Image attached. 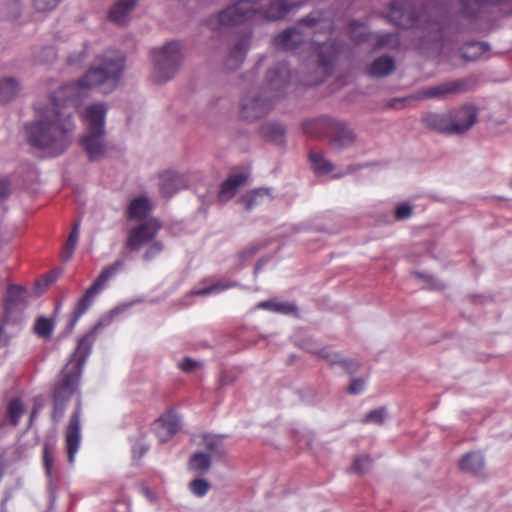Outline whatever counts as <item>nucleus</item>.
Listing matches in <instances>:
<instances>
[{
	"label": "nucleus",
	"mask_w": 512,
	"mask_h": 512,
	"mask_svg": "<svg viewBox=\"0 0 512 512\" xmlns=\"http://www.w3.org/2000/svg\"><path fill=\"white\" fill-rule=\"evenodd\" d=\"M489 49L490 46L487 42H468L461 47V55L466 60L474 61L482 57Z\"/></svg>",
	"instance_id": "31"
},
{
	"label": "nucleus",
	"mask_w": 512,
	"mask_h": 512,
	"mask_svg": "<svg viewBox=\"0 0 512 512\" xmlns=\"http://www.w3.org/2000/svg\"><path fill=\"white\" fill-rule=\"evenodd\" d=\"M388 418V411L386 407H379L366 414L363 419L364 423L382 425Z\"/></svg>",
	"instance_id": "40"
},
{
	"label": "nucleus",
	"mask_w": 512,
	"mask_h": 512,
	"mask_svg": "<svg viewBox=\"0 0 512 512\" xmlns=\"http://www.w3.org/2000/svg\"><path fill=\"white\" fill-rule=\"evenodd\" d=\"M186 186L185 176L178 172L166 171L159 176V190L164 197H171Z\"/></svg>",
	"instance_id": "21"
},
{
	"label": "nucleus",
	"mask_w": 512,
	"mask_h": 512,
	"mask_svg": "<svg viewBox=\"0 0 512 512\" xmlns=\"http://www.w3.org/2000/svg\"><path fill=\"white\" fill-rule=\"evenodd\" d=\"M79 234H80V222H75L72 228V231L69 234V237L64 245L63 249V260L69 261L74 253V250L76 248V245L79 240Z\"/></svg>",
	"instance_id": "36"
},
{
	"label": "nucleus",
	"mask_w": 512,
	"mask_h": 512,
	"mask_svg": "<svg viewBox=\"0 0 512 512\" xmlns=\"http://www.w3.org/2000/svg\"><path fill=\"white\" fill-rule=\"evenodd\" d=\"M276 96H267L260 90H250L241 100V116L247 121H256L266 116L273 108Z\"/></svg>",
	"instance_id": "10"
},
{
	"label": "nucleus",
	"mask_w": 512,
	"mask_h": 512,
	"mask_svg": "<svg viewBox=\"0 0 512 512\" xmlns=\"http://www.w3.org/2000/svg\"><path fill=\"white\" fill-rule=\"evenodd\" d=\"M319 355L327 359L331 364H340L348 373H355L359 368V363L352 359L342 358L339 354L322 349Z\"/></svg>",
	"instance_id": "34"
},
{
	"label": "nucleus",
	"mask_w": 512,
	"mask_h": 512,
	"mask_svg": "<svg viewBox=\"0 0 512 512\" xmlns=\"http://www.w3.org/2000/svg\"><path fill=\"white\" fill-rule=\"evenodd\" d=\"M53 451H54V446L52 444H49V443L44 444V446H43V462H44L45 472L48 476H50L51 472H52Z\"/></svg>",
	"instance_id": "44"
},
{
	"label": "nucleus",
	"mask_w": 512,
	"mask_h": 512,
	"mask_svg": "<svg viewBox=\"0 0 512 512\" xmlns=\"http://www.w3.org/2000/svg\"><path fill=\"white\" fill-rule=\"evenodd\" d=\"M423 124L436 132L452 135L450 111L428 112L422 117Z\"/></svg>",
	"instance_id": "23"
},
{
	"label": "nucleus",
	"mask_w": 512,
	"mask_h": 512,
	"mask_svg": "<svg viewBox=\"0 0 512 512\" xmlns=\"http://www.w3.org/2000/svg\"><path fill=\"white\" fill-rule=\"evenodd\" d=\"M223 195H224V181H221L218 185L217 192L209 190L207 192V194H199V198L203 201V203L211 202L216 197H217L218 201L221 202Z\"/></svg>",
	"instance_id": "46"
},
{
	"label": "nucleus",
	"mask_w": 512,
	"mask_h": 512,
	"mask_svg": "<svg viewBox=\"0 0 512 512\" xmlns=\"http://www.w3.org/2000/svg\"><path fill=\"white\" fill-rule=\"evenodd\" d=\"M27 305V290L22 286L9 285L4 302L3 323L20 325Z\"/></svg>",
	"instance_id": "11"
},
{
	"label": "nucleus",
	"mask_w": 512,
	"mask_h": 512,
	"mask_svg": "<svg viewBox=\"0 0 512 512\" xmlns=\"http://www.w3.org/2000/svg\"><path fill=\"white\" fill-rule=\"evenodd\" d=\"M260 135L271 142L282 145L285 143V127L277 121L267 122L261 125Z\"/></svg>",
	"instance_id": "28"
},
{
	"label": "nucleus",
	"mask_w": 512,
	"mask_h": 512,
	"mask_svg": "<svg viewBox=\"0 0 512 512\" xmlns=\"http://www.w3.org/2000/svg\"><path fill=\"white\" fill-rule=\"evenodd\" d=\"M124 70V54L109 50L94 60L82 78L61 85L51 95V106L39 119L26 124L29 144L51 156L63 154L72 143L76 127L73 110L88 96V89L111 93L118 86Z\"/></svg>",
	"instance_id": "1"
},
{
	"label": "nucleus",
	"mask_w": 512,
	"mask_h": 512,
	"mask_svg": "<svg viewBox=\"0 0 512 512\" xmlns=\"http://www.w3.org/2000/svg\"><path fill=\"white\" fill-rule=\"evenodd\" d=\"M207 24L213 31L207 43V47L212 55L221 57L224 43V9L218 11L217 16L209 19Z\"/></svg>",
	"instance_id": "20"
},
{
	"label": "nucleus",
	"mask_w": 512,
	"mask_h": 512,
	"mask_svg": "<svg viewBox=\"0 0 512 512\" xmlns=\"http://www.w3.org/2000/svg\"><path fill=\"white\" fill-rule=\"evenodd\" d=\"M20 90L21 86L16 78L5 77L0 79V101L9 102L13 100Z\"/></svg>",
	"instance_id": "32"
},
{
	"label": "nucleus",
	"mask_w": 512,
	"mask_h": 512,
	"mask_svg": "<svg viewBox=\"0 0 512 512\" xmlns=\"http://www.w3.org/2000/svg\"><path fill=\"white\" fill-rule=\"evenodd\" d=\"M449 111L451 115L452 135H458L466 132L477 122V108L472 104H465L457 109Z\"/></svg>",
	"instance_id": "16"
},
{
	"label": "nucleus",
	"mask_w": 512,
	"mask_h": 512,
	"mask_svg": "<svg viewBox=\"0 0 512 512\" xmlns=\"http://www.w3.org/2000/svg\"><path fill=\"white\" fill-rule=\"evenodd\" d=\"M24 413V406L19 398L12 399L7 407V417L11 425L17 426Z\"/></svg>",
	"instance_id": "37"
},
{
	"label": "nucleus",
	"mask_w": 512,
	"mask_h": 512,
	"mask_svg": "<svg viewBox=\"0 0 512 512\" xmlns=\"http://www.w3.org/2000/svg\"><path fill=\"white\" fill-rule=\"evenodd\" d=\"M11 193L10 182L7 179H0V202L5 201Z\"/></svg>",
	"instance_id": "55"
},
{
	"label": "nucleus",
	"mask_w": 512,
	"mask_h": 512,
	"mask_svg": "<svg viewBox=\"0 0 512 512\" xmlns=\"http://www.w3.org/2000/svg\"><path fill=\"white\" fill-rule=\"evenodd\" d=\"M124 266V260L118 259L109 266L105 267L98 277L94 280L92 285L86 290L84 295L80 298L73 311V316L67 325V333H71L77 324L78 320L83 314L86 313L88 308L92 305L94 297L103 289L105 283L116 275V273Z\"/></svg>",
	"instance_id": "8"
},
{
	"label": "nucleus",
	"mask_w": 512,
	"mask_h": 512,
	"mask_svg": "<svg viewBox=\"0 0 512 512\" xmlns=\"http://www.w3.org/2000/svg\"><path fill=\"white\" fill-rule=\"evenodd\" d=\"M38 414V408L37 407H34L32 412H31V415H30V422H32L35 418V416Z\"/></svg>",
	"instance_id": "62"
},
{
	"label": "nucleus",
	"mask_w": 512,
	"mask_h": 512,
	"mask_svg": "<svg viewBox=\"0 0 512 512\" xmlns=\"http://www.w3.org/2000/svg\"><path fill=\"white\" fill-rule=\"evenodd\" d=\"M266 83L270 90L282 92L290 82V69L284 60L276 62L266 73Z\"/></svg>",
	"instance_id": "17"
},
{
	"label": "nucleus",
	"mask_w": 512,
	"mask_h": 512,
	"mask_svg": "<svg viewBox=\"0 0 512 512\" xmlns=\"http://www.w3.org/2000/svg\"><path fill=\"white\" fill-rule=\"evenodd\" d=\"M149 449V446L146 445L144 442L139 440L133 447H132V453L134 456L138 455V457H142Z\"/></svg>",
	"instance_id": "56"
},
{
	"label": "nucleus",
	"mask_w": 512,
	"mask_h": 512,
	"mask_svg": "<svg viewBox=\"0 0 512 512\" xmlns=\"http://www.w3.org/2000/svg\"><path fill=\"white\" fill-rule=\"evenodd\" d=\"M224 290V283L221 280L216 282H210L209 280H204L198 287H195L191 290L185 297H183V305L189 306L191 304L190 299L194 296H211L215 294H220Z\"/></svg>",
	"instance_id": "24"
},
{
	"label": "nucleus",
	"mask_w": 512,
	"mask_h": 512,
	"mask_svg": "<svg viewBox=\"0 0 512 512\" xmlns=\"http://www.w3.org/2000/svg\"><path fill=\"white\" fill-rule=\"evenodd\" d=\"M151 209L149 199L146 196H138L133 199L127 208V217L132 220H144Z\"/></svg>",
	"instance_id": "29"
},
{
	"label": "nucleus",
	"mask_w": 512,
	"mask_h": 512,
	"mask_svg": "<svg viewBox=\"0 0 512 512\" xmlns=\"http://www.w3.org/2000/svg\"><path fill=\"white\" fill-rule=\"evenodd\" d=\"M202 366V363L199 361H196L190 357H185L181 362H179L178 367L180 370H182L185 373H192L197 368H200Z\"/></svg>",
	"instance_id": "48"
},
{
	"label": "nucleus",
	"mask_w": 512,
	"mask_h": 512,
	"mask_svg": "<svg viewBox=\"0 0 512 512\" xmlns=\"http://www.w3.org/2000/svg\"><path fill=\"white\" fill-rule=\"evenodd\" d=\"M329 136V144L333 152L341 153L352 148L356 142L357 135L354 130L344 121L336 119L332 124Z\"/></svg>",
	"instance_id": "14"
},
{
	"label": "nucleus",
	"mask_w": 512,
	"mask_h": 512,
	"mask_svg": "<svg viewBox=\"0 0 512 512\" xmlns=\"http://www.w3.org/2000/svg\"><path fill=\"white\" fill-rule=\"evenodd\" d=\"M400 45L398 34L396 33H383L378 36L376 43L377 48H391L396 49Z\"/></svg>",
	"instance_id": "41"
},
{
	"label": "nucleus",
	"mask_w": 512,
	"mask_h": 512,
	"mask_svg": "<svg viewBox=\"0 0 512 512\" xmlns=\"http://www.w3.org/2000/svg\"><path fill=\"white\" fill-rule=\"evenodd\" d=\"M163 251V244L160 241L152 242L143 255L145 261H151Z\"/></svg>",
	"instance_id": "47"
},
{
	"label": "nucleus",
	"mask_w": 512,
	"mask_h": 512,
	"mask_svg": "<svg viewBox=\"0 0 512 512\" xmlns=\"http://www.w3.org/2000/svg\"><path fill=\"white\" fill-rule=\"evenodd\" d=\"M297 307L292 303L276 302L275 313L288 315L296 311Z\"/></svg>",
	"instance_id": "53"
},
{
	"label": "nucleus",
	"mask_w": 512,
	"mask_h": 512,
	"mask_svg": "<svg viewBox=\"0 0 512 512\" xmlns=\"http://www.w3.org/2000/svg\"><path fill=\"white\" fill-rule=\"evenodd\" d=\"M395 70L393 57L385 55L376 58L367 68L370 76L381 78L390 75Z\"/></svg>",
	"instance_id": "26"
},
{
	"label": "nucleus",
	"mask_w": 512,
	"mask_h": 512,
	"mask_svg": "<svg viewBox=\"0 0 512 512\" xmlns=\"http://www.w3.org/2000/svg\"><path fill=\"white\" fill-rule=\"evenodd\" d=\"M389 22L401 28L419 31L422 49H440L450 34L456 30L454 19L441 5H427L417 11L409 0H393L387 14Z\"/></svg>",
	"instance_id": "5"
},
{
	"label": "nucleus",
	"mask_w": 512,
	"mask_h": 512,
	"mask_svg": "<svg viewBox=\"0 0 512 512\" xmlns=\"http://www.w3.org/2000/svg\"><path fill=\"white\" fill-rule=\"evenodd\" d=\"M258 250V247L256 245H251L242 251H240L237 255L233 257L235 262H243L251 257H253Z\"/></svg>",
	"instance_id": "51"
},
{
	"label": "nucleus",
	"mask_w": 512,
	"mask_h": 512,
	"mask_svg": "<svg viewBox=\"0 0 512 512\" xmlns=\"http://www.w3.org/2000/svg\"><path fill=\"white\" fill-rule=\"evenodd\" d=\"M353 38L356 40V42H362L365 39V33L361 32L359 37L353 35Z\"/></svg>",
	"instance_id": "63"
},
{
	"label": "nucleus",
	"mask_w": 512,
	"mask_h": 512,
	"mask_svg": "<svg viewBox=\"0 0 512 512\" xmlns=\"http://www.w3.org/2000/svg\"><path fill=\"white\" fill-rule=\"evenodd\" d=\"M247 177V173L238 172L226 178V200L234 196L236 189L245 183Z\"/></svg>",
	"instance_id": "39"
},
{
	"label": "nucleus",
	"mask_w": 512,
	"mask_h": 512,
	"mask_svg": "<svg viewBox=\"0 0 512 512\" xmlns=\"http://www.w3.org/2000/svg\"><path fill=\"white\" fill-rule=\"evenodd\" d=\"M224 111L223 94L219 92L213 95L207 102L204 117L209 124L221 121Z\"/></svg>",
	"instance_id": "27"
},
{
	"label": "nucleus",
	"mask_w": 512,
	"mask_h": 512,
	"mask_svg": "<svg viewBox=\"0 0 512 512\" xmlns=\"http://www.w3.org/2000/svg\"><path fill=\"white\" fill-rule=\"evenodd\" d=\"M484 465L485 460L481 452H469L459 461L461 470L473 474L479 473L484 468Z\"/></svg>",
	"instance_id": "30"
},
{
	"label": "nucleus",
	"mask_w": 512,
	"mask_h": 512,
	"mask_svg": "<svg viewBox=\"0 0 512 512\" xmlns=\"http://www.w3.org/2000/svg\"><path fill=\"white\" fill-rule=\"evenodd\" d=\"M106 107L103 103L88 106L84 114L86 131L80 138V145L90 162L102 160L108 152L105 138Z\"/></svg>",
	"instance_id": "6"
},
{
	"label": "nucleus",
	"mask_w": 512,
	"mask_h": 512,
	"mask_svg": "<svg viewBox=\"0 0 512 512\" xmlns=\"http://www.w3.org/2000/svg\"><path fill=\"white\" fill-rule=\"evenodd\" d=\"M413 208L408 203H400L395 209V218L397 220H406L412 216Z\"/></svg>",
	"instance_id": "49"
},
{
	"label": "nucleus",
	"mask_w": 512,
	"mask_h": 512,
	"mask_svg": "<svg viewBox=\"0 0 512 512\" xmlns=\"http://www.w3.org/2000/svg\"><path fill=\"white\" fill-rule=\"evenodd\" d=\"M59 276V272L57 271H51L50 273H48L43 280H40L37 282V286L38 287H41L43 286V288L41 289V291L38 293H42L49 285H51L52 283H54L57 278Z\"/></svg>",
	"instance_id": "52"
},
{
	"label": "nucleus",
	"mask_w": 512,
	"mask_h": 512,
	"mask_svg": "<svg viewBox=\"0 0 512 512\" xmlns=\"http://www.w3.org/2000/svg\"><path fill=\"white\" fill-rule=\"evenodd\" d=\"M85 57H86V51H85V50H82V51L79 53V55H77V56H75V55H70V56L68 57V60H67V61H68V63H69L70 65H79V64H81V63L84 61Z\"/></svg>",
	"instance_id": "57"
},
{
	"label": "nucleus",
	"mask_w": 512,
	"mask_h": 512,
	"mask_svg": "<svg viewBox=\"0 0 512 512\" xmlns=\"http://www.w3.org/2000/svg\"><path fill=\"white\" fill-rule=\"evenodd\" d=\"M54 330V322L52 319H49L44 316H40L37 318L34 325V333L41 338L48 339L52 335Z\"/></svg>",
	"instance_id": "38"
},
{
	"label": "nucleus",
	"mask_w": 512,
	"mask_h": 512,
	"mask_svg": "<svg viewBox=\"0 0 512 512\" xmlns=\"http://www.w3.org/2000/svg\"><path fill=\"white\" fill-rule=\"evenodd\" d=\"M34 407H37L38 412H39L43 408V403L41 401H38V399H36Z\"/></svg>",
	"instance_id": "64"
},
{
	"label": "nucleus",
	"mask_w": 512,
	"mask_h": 512,
	"mask_svg": "<svg viewBox=\"0 0 512 512\" xmlns=\"http://www.w3.org/2000/svg\"><path fill=\"white\" fill-rule=\"evenodd\" d=\"M476 77L467 76L422 88L417 92L418 99L446 100L473 90L476 86Z\"/></svg>",
	"instance_id": "9"
},
{
	"label": "nucleus",
	"mask_w": 512,
	"mask_h": 512,
	"mask_svg": "<svg viewBox=\"0 0 512 512\" xmlns=\"http://www.w3.org/2000/svg\"><path fill=\"white\" fill-rule=\"evenodd\" d=\"M81 402L77 401V405L72 412L69 423L65 429V443L68 454V461L73 464L75 461L76 454L81 444Z\"/></svg>",
	"instance_id": "12"
},
{
	"label": "nucleus",
	"mask_w": 512,
	"mask_h": 512,
	"mask_svg": "<svg viewBox=\"0 0 512 512\" xmlns=\"http://www.w3.org/2000/svg\"><path fill=\"white\" fill-rule=\"evenodd\" d=\"M335 121V118L329 116L308 119L302 123V130L304 134L309 137L319 138L325 135L330 136L332 124H334Z\"/></svg>",
	"instance_id": "22"
},
{
	"label": "nucleus",
	"mask_w": 512,
	"mask_h": 512,
	"mask_svg": "<svg viewBox=\"0 0 512 512\" xmlns=\"http://www.w3.org/2000/svg\"><path fill=\"white\" fill-rule=\"evenodd\" d=\"M332 22L324 17L320 11H313L300 19L293 27H289L274 37V45L283 51H296L299 48L309 47L317 52V71L319 77L315 82H320L333 72L336 60L343 50V43L336 39H329L324 43H318L312 39L317 33H329Z\"/></svg>",
	"instance_id": "4"
},
{
	"label": "nucleus",
	"mask_w": 512,
	"mask_h": 512,
	"mask_svg": "<svg viewBox=\"0 0 512 512\" xmlns=\"http://www.w3.org/2000/svg\"><path fill=\"white\" fill-rule=\"evenodd\" d=\"M139 0H119L109 11L110 21L124 25L128 20L129 13L134 9Z\"/></svg>",
	"instance_id": "25"
},
{
	"label": "nucleus",
	"mask_w": 512,
	"mask_h": 512,
	"mask_svg": "<svg viewBox=\"0 0 512 512\" xmlns=\"http://www.w3.org/2000/svg\"><path fill=\"white\" fill-rule=\"evenodd\" d=\"M33 6L38 12H49L55 9L61 0H32Z\"/></svg>",
	"instance_id": "45"
},
{
	"label": "nucleus",
	"mask_w": 512,
	"mask_h": 512,
	"mask_svg": "<svg viewBox=\"0 0 512 512\" xmlns=\"http://www.w3.org/2000/svg\"><path fill=\"white\" fill-rule=\"evenodd\" d=\"M464 17L476 18L485 6H497L503 11L512 10V0H458Z\"/></svg>",
	"instance_id": "18"
},
{
	"label": "nucleus",
	"mask_w": 512,
	"mask_h": 512,
	"mask_svg": "<svg viewBox=\"0 0 512 512\" xmlns=\"http://www.w3.org/2000/svg\"><path fill=\"white\" fill-rule=\"evenodd\" d=\"M9 323H3V318L0 323V348L6 346L9 343V336L5 333L4 327Z\"/></svg>",
	"instance_id": "58"
},
{
	"label": "nucleus",
	"mask_w": 512,
	"mask_h": 512,
	"mask_svg": "<svg viewBox=\"0 0 512 512\" xmlns=\"http://www.w3.org/2000/svg\"><path fill=\"white\" fill-rule=\"evenodd\" d=\"M306 0H239L226 7V70L238 69L246 58L251 31L232 32L228 26L245 22L254 17L279 20L296 12Z\"/></svg>",
	"instance_id": "2"
},
{
	"label": "nucleus",
	"mask_w": 512,
	"mask_h": 512,
	"mask_svg": "<svg viewBox=\"0 0 512 512\" xmlns=\"http://www.w3.org/2000/svg\"><path fill=\"white\" fill-rule=\"evenodd\" d=\"M142 302L143 299L136 298L128 302L120 303L108 313L102 315L93 328L79 339L75 352L62 369L61 377L55 383L52 391L51 420L54 423H58L63 418L72 396L79 388L85 362L91 354L92 346L98 333L111 325L116 316Z\"/></svg>",
	"instance_id": "3"
},
{
	"label": "nucleus",
	"mask_w": 512,
	"mask_h": 512,
	"mask_svg": "<svg viewBox=\"0 0 512 512\" xmlns=\"http://www.w3.org/2000/svg\"><path fill=\"white\" fill-rule=\"evenodd\" d=\"M270 198V189L258 188L245 194L241 198V202L243 203L245 209L250 211L254 207L260 205L265 199L270 200Z\"/></svg>",
	"instance_id": "33"
},
{
	"label": "nucleus",
	"mask_w": 512,
	"mask_h": 512,
	"mask_svg": "<svg viewBox=\"0 0 512 512\" xmlns=\"http://www.w3.org/2000/svg\"><path fill=\"white\" fill-rule=\"evenodd\" d=\"M414 275L420 279L425 280V282L427 283V287L430 289H441L444 287V285L439 280L434 278L432 275L423 274L420 272H415Z\"/></svg>",
	"instance_id": "50"
},
{
	"label": "nucleus",
	"mask_w": 512,
	"mask_h": 512,
	"mask_svg": "<svg viewBox=\"0 0 512 512\" xmlns=\"http://www.w3.org/2000/svg\"><path fill=\"white\" fill-rule=\"evenodd\" d=\"M160 229L161 223L157 219L144 220L130 231L126 242L127 248L138 251L141 246L153 240Z\"/></svg>",
	"instance_id": "13"
},
{
	"label": "nucleus",
	"mask_w": 512,
	"mask_h": 512,
	"mask_svg": "<svg viewBox=\"0 0 512 512\" xmlns=\"http://www.w3.org/2000/svg\"><path fill=\"white\" fill-rule=\"evenodd\" d=\"M276 302L274 300H268V301H262L260 302L257 307L264 310H269L274 312L276 307Z\"/></svg>",
	"instance_id": "59"
},
{
	"label": "nucleus",
	"mask_w": 512,
	"mask_h": 512,
	"mask_svg": "<svg viewBox=\"0 0 512 512\" xmlns=\"http://www.w3.org/2000/svg\"><path fill=\"white\" fill-rule=\"evenodd\" d=\"M181 421L179 416L174 412H168L162 415L154 423V431L161 443L167 442L180 429Z\"/></svg>",
	"instance_id": "19"
},
{
	"label": "nucleus",
	"mask_w": 512,
	"mask_h": 512,
	"mask_svg": "<svg viewBox=\"0 0 512 512\" xmlns=\"http://www.w3.org/2000/svg\"><path fill=\"white\" fill-rule=\"evenodd\" d=\"M202 439L207 452L197 451L193 453L188 463L189 470L198 475H203L210 469L211 453L216 449L220 441L218 437L212 435H204Z\"/></svg>",
	"instance_id": "15"
},
{
	"label": "nucleus",
	"mask_w": 512,
	"mask_h": 512,
	"mask_svg": "<svg viewBox=\"0 0 512 512\" xmlns=\"http://www.w3.org/2000/svg\"><path fill=\"white\" fill-rule=\"evenodd\" d=\"M371 467V459L369 456H359L357 457L350 470L357 474H363L368 471Z\"/></svg>",
	"instance_id": "43"
},
{
	"label": "nucleus",
	"mask_w": 512,
	"mask_h": 512,
	"mask_svg": "<svg viewBox=\"0 0 512 512\" xmlns=\"http://www.w3.org/2000/svg\"><path fill=\"white\" fill-rule=\"evenodd\" d=\"M402 102H403V101H402V100H400V99H393V100H391V101L389 102V104H388V105H389V107H391V108H398V105H399V104H402Z\"/></svg>",
	"instance_id": "61"
},
{
	"label": "nucleus",
	"mask_w": 512,
	"mask_h": 512,
	"mask_svg": "<svg viewBox=\"0 0 512 512\" xmlns=\"http://www.w3.org/2000/svg\"><path fill=\"white\" fill-rule=\"evenodd\" d=\"M365 382L361 379H353L348 387V392L353 395L361 394L364 391Z\"/></svg>",
	"instance_id": "54"
},
{
	"label": "nucleus",
	"mask_w": 512,
	"mask_h": 512,
	"mask_svg": "<svg viewBox=\"0 0 512 512\" xmlns=\"http://www.w3.org/2000/svg\"><path fill=\"white\" fill-rule=\"evenodd\" d=\"M151 56L153 78L157 83H166L173 79L183 60L181 45L177 41L167 42L162 47L154 49Z\"/></svg>",
	"instance_id": "7"
},
{
	"label": "nucleus",
	"mask_w": 512,
	"mask_h": 512,
	"mask_svg": "<svg viewBox=\"0 0 512 512\" xmlns=\"http://www.w3.org/2000/svg\"><path fill=\"white\" fill-rule=\"evenodd\" d=\"M44 52L46 53L47 58L46 59L39 58L41 61H52L56 56L55 50L53 47H46L44 49Z\"/></svg>",
	"instance_id": "60"
},
{
	"label": "nucleus",
	"mask_w": 512,
	"mask_h": 512,
	"mask_svg": "<svg viewBox=\"0 0 512 512\" xmlns=\"http://www.w3.org/2000/svg\"><path fill=\"white\" fill-rule=\"evenodd\" d=\"M309 160L315 173L325 175L333 170V164L325 159L320 151L312 150L309 153Z\"/></svg>",
	"instance_id": "35"
},
{
	"label": "nucleus",
	"mask_w": 512,
	"mask_h": 512,
	"mask_svg": "<svg viewBox=\"0 0 512 512\" xmlns=\"http://www.w3.org/2000/svg\"><path fill=\"white\" fill-rule=\"evenodd\" d=\"M210 487V483L200 477L195 478L189 483V490L192 494L199 498L204 497L209 491Z\"/></svg>",
	"instance_id": "42"
}]
</instances>
